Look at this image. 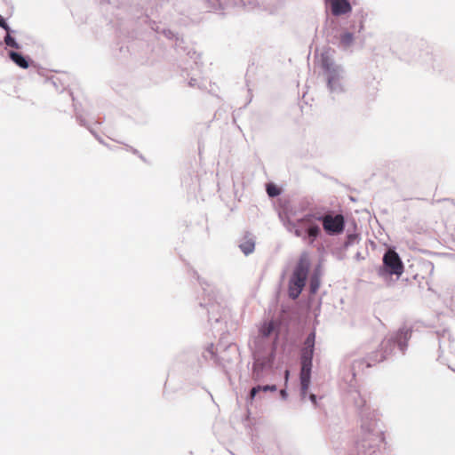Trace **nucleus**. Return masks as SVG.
<instances>
[{
    "label": "nucleus",
    "instance_id": "9b49d317",
    "mask_svg": "<svg viewBox=\"0 0 455 455\" xmlns=\"http://www.w3.org/2000/svg\"><path fill=\"white\" fill-rule=\"evenodd\" d=\"M69 76L67 74H59L52 76L46 80V83L51 84L56 91L62 92L69 85Z\"/></svg>",
    "mask_w": 455,
    "mask_h": 455
},
{
    "label": "nucleus",
    "instance_id": "cd10ccee",
    "mask_svg": "<svg viewBox=\"0 0 455 455\" xmlns=\"http://www.w3.org/2000/svg\"><path fill=\"white\" fill-rule=\"evenodd\" d=\"M280 395H281V397H282L283 400L287 399V397H288V393H287L286 389H282V390L280 391Z\"/></svg>",
    "mask_w": 455,
    "mask_h": 455
},
{
    "label": "nucleus",
    "instance_id": "c756f323",
    "mask_svg": "<svg viewBox=\"0 0 455 455\" xmlns=\"http://www.w3.org/2000/svg\"><path fill=\"white\" fill-rule=\"evenodd\" d=\"M80 124L84 125V120L80 119Z\"/></svg>",
    "mask_w": 455,
    "mask_h": 455
},
{
    "label": "nucleus",
    "instance_id": "0eeeda50",
    "mask_svg": "<svg viewBox=\"0 0 455 455\" xmlns=\"http://www.w3.org/2000/svg\"><path fill=\"white\" fill-rule=\"evenodd\" d=\"M310 260L307 253H302L296 264L288 283V294L296 299L301 293L307 279Z\"/></svg>",
    "mask_w": 455,
    "mask_h": 455
},
{
    "label": "nucleus",
    "instance_id": "c85d7f7f",
    "mask_svg": "<svg viewBox=\"0 0 455 455\" xmlns=\"http://www.w3.org/2000/svg\"><path fill=\"white\" fill-rule=\"evenodd\" d=\"M288 377H289V371L286 370L285 371V379L287 380L288 379Z\"/></svg>",
    "mask_w": 455,
    "mask_h": 455
},
{
    "label": "nucleus",
    "instance_id": "39448f33",
    "mask_svg": "<svg viewBox=\"0 0 455 455\" xmlns=\"http://www.w3.org/2000/svg\"><path fill=\"white\" fill-rule=\"evenodd\" d=\"M322 68L327 89L334 99L347 92L346 71L328 56H323Z\"/></svg>",
    "mask_w": 455,
    "mask_h": 455
},
{
    "label": "nucleus",
    "instance_id": "a211bd4d",
    "mask_svg": "<svg viewBox=\"0 0 455 455\" xmlns=\"http://www.w3.org/2000/svg\"><path fill=\"white\" fill-rule=\"evenodd\" d=\"M242 4L247 10H252L258 6L257 0H229V5H237Z\"/></svg>",
    "mask_w": 455,
    "mask_h": 455
},
{
    "label": "nucleus",
    "instance_id": "412c9836",
    "mask_svg": "<svg viewBox=\"0 0 455 455\" xmlns=\"http://www.w3.org/2000/svg\"><path fill=\"white\" fill-rule=\"evenodd\" d=\"M320 285L319 278L316 275H314L310 280V291L312 293L316 292Z\"/></svg>",
    "mask_w": 455,
    "mask_h": 455
},
{
    "label": "nucleus",
    "instance_id": "6ab92c4d",
    "mask_svg": "<svg viewBox=\"0 0 455 455\" xmlns=\"http://www.w3.org/2000/svg\"><path fill=\"white\" fill-rule=\"evenodd\" d=\"M188 85L193 88H198L201 90L207 89V81L205 79H198L191 77L188 81Z\"/></svg>",
    "mask_w": 455,
    "mask_h": 455
},
{
    "label": "nucleus",
    "instance_id": "2eb2a0df",
    "mask_svg": "<svg viewBox=\"0 0 455 455\" xmlns=\"http://www.w3.org/2000/svg\"><path fill=\"white\" fill-rule=\"evenodd\" d=\"M9 57L18 67L24 69L28 68V60L21 53L14 51H10Z\"/></svg>",
    "mask_w": 455,
    "mask_h": 455
},
{
    "label": "nucleus",
    "instance_id": "6e6552de",
    "mask_svg": "<svg viewBox=\"0 0 455 455\" xmlns=\"http://www.w3.org/2000/svg\"><path fill=\"white\" fill-rule=\"evenodd\" d=\"M403 273V264L398 255L393 250H388L383 256V265L378 269V275L385 282L392 275L399 277Z\"/></svg>",
    "mask_w": 455,
    "mask_h": 455
},
{
    "label": "nucleus",
    "instance_id": "423d86ee",
    "mask_svg": "<svg viewBox=\"0 0 455 455\" xmlns=\"http://www.w3.org/2000/svg\"><path fill=\"white\" fill-rule=\"evenodd\" d=\"M315 332L312 331L307 337L304 347L301 350L300 363L301 369L299 373L300 380V396L304 400L307 394L310 385L312 360L315 350Z\"/></svg>",
    "mask_w": 455,
    "mask_h": 455
},
{
    "label": "nucleus",
    "instance_id": "f03ea898",
    "mask_svg": "<svg viewBox=\"0 0 455 455\" xmlns=\"http://www.w3.org/2000/svg\"><path fill=\"white\" fill-rule=\"evenodd\" d=\"M275 329L274 323L265 322L259 329V336L254 339L252 348L253 364L251 378L261 381L270 374L275 356V345L268 340Z\"/></svg>",
    "mask_w": 455,
    "mask_h": 455
},
{
    "label": "nucleus",
    "instance_id": "4468645a",
    "mask_svg": "<svg viewBox=\"0 0 455 455\" xmlns=\"http://www.w3.org/2000/svg\"><path fill=\"white\" fill-rule=\"evenodd\" d=\"M239 248L245 254H251L255 249V239L251 235L244 236L243 242L239 244Z\"/></svg>",
    "mask_w": 455,
    "mask_h": 455
},
{
    "label": "nucleus",
    "instance_id": "2f4dec72",
    "mask_svg": "<svg viewBox=\"0 0 455 455\" xmlns=\"http://www.w3.org/2000/svg\"><path fill=\"white\" fill-rule=\"evenodd\" d=\"M132 151L136 154L137 153V150L136 149H132Z\"/></svg>",
    "mask_w": 455,
    "mask_h": 455
},
{
    "label": "nucleus",
    "instance_id": "a878e982",
    "mask_svg": "<svg viewBox=\"0 0 455 455\" xmlns=\"http://www.w3.org/2000/svg\"><path fill=\"white\" fill-rule=\"evenodd\" d=\"M29 65H30V75H32V73H34V72H36L38 75H41L40 68H37L31 60H30Z\"/></svg>",
    "mask_w": 455,
    "mask_h": 455
},
{
    "label": "nucleus",
    "instance_id": "393cba45",
    "mask_svg": "<svg viewBox=\"0 0 455 455\" xmlns=\"http://www.w3.org/2000/svg\"><path fill=\"white\" fill-rule=\"evenodd\" d=\"M163 33L164 34V36L167 37V38H170V39H173L175 38L176 41L179 40L178 36L176 35H174V33L172 31H171L170 29H167V30H164Z\"/></svg>",
    "mask_w": 455,
    "mask_h": 455
},
{
    "label": "nucleus",
    "instance_id": "4be33fe9",
    "mask_svg": "<svg viewBox=\"0 0 455 455\" xmlns=\"http://www.w3.org/2000/svg\"><path fill=\"white\" fill-rule=\"evenodd\" d=\"M267 193L270 197H275L280 194L279 189L273 184L267 185Z\"/></svg>",
    "mask_w": 455,
    "mask_h": 455
},
{
    "label": "nucleus",
    "instance_id": "aec40b11",
    "mask_svg": "<svg viewBox=\"0 0 455 455\" xmlns=\"http://www.w3.org/2000/svg\"><path fill=\"white\" fill-rule=\"evenodd\" d=\"M204 357L206 360L217 361V357H216V354H215V347L212 343L209 344L208 347H206V349L204 353Z\"/></svg>",
    "mask_w": 455,
    "mask_h": 455
},
{
    "label": "nucleus",
    "instance_id": "bb28decb",
    "mask_svg": "<svg viewBox=\"0 0 455 455\" xmlns=\"http://www.w3.org/2000/svg\"><path fill=\"white\" fill-rule=\"evenodd\" d=\"M308 398L315 406L317 404V398L315 395L310 394Z\"/></svg>",
    "mask_w": 455,
    "mask_h": 455
},
{
    "label": "nucleus",
    "instance_id": "f3484780",
    "mask_svg": "<svg viewBox=\"0 0 455 455\" xmlns=\"http://www.w3.org/2000/svg\"><path fill=\"white\" fill-rule=\"evenodd\" d=\"M16 33L15 30L12 29L8 32H5V35L4 36V44L7 47L14 48V49H20V46L19 43L17 42L16 38L14 37V34Z\"/></svg>",
    "mask_w": 455,
    "mask_h": 455
},
{
    "label": "nucleus",
    "instance_id": "b1692460",
    "mask_svg": "<svg viewBox=\"0 0 455 455\" xmlns=\"http://www.w3.org/2000/svg\"><path fill=\"white\" fill-rule=\"evenodd\" d=\"M0 28H2L5 32H8L12 29L8 25L6 20L1 14H0Z\"/></svg>",
    "mask_w": 455,
    "mask_h": 455
},
{
    "label": "nucleus",
    "instance_id": "7ed1b4c3",
    "mask_svg": "<svg viewBox=\"0 0 455 455\" xmlns=\"http://www.w3.org/2000/svg\"><path fill=\"white\" fill-rule=\"evenodd\" d=\"M283 225L287 231L293 233L295 236L301 238L304 242L312 245L322 230L319 226L320 213H308L296 221L291 220L288 217H281Z\"/></svg>",
    "mask_w": 455,
    "mask_h": 455
},
{
    "label": "nucleus",
    "instance_id": "f257e3e1",
    "mask_svg": "<svg viewBox=\"0 0 455 455\" xmlns=\"http://www.w3.org/2000/svg\"><path fill=\"white\" fill-rule=\"evenodd\" d=\"M411 335V330L406 327L388 334L382 340L379 350L373 352L368 358L354 359L349 363V371L343 373L342 380L347 389V400L357 408L361 418V430L355 443V455L375 454L385 440L379 412L367 406L366 398L357 389L355 376L365 368L371 367L391 355L398 353L403 355Z\"/></svg>",
    "mask_w": 455,
    "mask_h": 455
},
{
    "label": "nucleus",
    "instance_id": "5701e85b",
    "mask_svg": "<svg viewBox=\"0 0 455 455\" xmlns=\"http://www.w3.org/2000/svg\"><path fill=\"white\" fill-rule=\"evenodd\" d=\"M357 241V235L355 234L347 235V240L344 243L345 247L353 245Z\"/></svg>",
    "mask_w": 455,
    "mask_h": 455
},
{
    "label": "nucleus",
    "instance_id": "9d476101",
    "mask_svg": "<svg viewBox=\"0 0 455 455\" xmlns=\"http://www.w3.org/2000/svg\"><path fill=\"white\" fill-rule=\"evenodd\" d=\"M325 3L333 16L339 17L352 12V5L348 0H325Z\"/></svg>",
    "mask_w": 455,
    "mask_h": 455
},
{
    "label": "nucleus",
    "instance_id": "20e7f679",
    "mask_svg": "<svg viewBox=\"0 0 455 455\" xmlns=\"http://www.w3.org/2000/svg\"><path fill=\"white\" fill-rule=\"evenodd\" d=\"M202 285H204V283H202ZM203 291L204 297L203 300L200 302V306L206 309L209 321L218 323L226 319L229 310L220 291L208 283H204Z\"/></svg>",
    "mask_w": 455,
    "mask_h": 455
},
{
    "label": "nucleus",
    "instance_id": "ddd939ff",
    "mask_svg": "<svg viewBox=\"0 0 455 455\" xmlns=\"http://www.w3.org/2000/svg\"><path fill=\"white\" fill-rule=\"evenodd\" d=\"M204 3V7L208 11H220L224 10L229 6V0H202Z\"/></svg>",
    "mask_w": 455,
    "mask_h": 455
},
{
    "label": "nucleus",
    "instance_id": "7c9ffc66",
    "mask_svg": "<svg viewBox=\"0 0 455 455\" xmlns=\"http://www.w3.org/2000/svg\"><path fill=\"white\" fill-rule=\"evenodd\" d=\"M97 140L100 141V143H103L100 138L97 137Z\"/></svg>",
    "mask_w": 455,
    "mask_h": 455
},
{
    "label": "nucleus",
    "instance_id": "f8f14e48",
    "mask_svg": "<svg viewBox=\"0 0 455 455\" xmlns=\"http://www.w3.org/2000/svg\"><path fill=\"white\" fill-rule=\"evenodd\" d=\"M337 40L338 47L343 51H347L354 44L355 36L353 32L345 30L339 34Z\"/></svg>",
    "mask_w": 455,
    "mask_h": 455
},
{
    "label": "nucleus",
    "instance_id": "1a4fd4ad",
    "mask_svg": "<svg viewBox=\"0 0 455 455\" xmlns=\"http://www.w3.org/2000/svg\"><path fill=\"white\" fill-rule=\"evenodd\" d=\"M320 222L328 235H339L345 228V219L342 214H333L331 212L324 214L320 213Z\"/></svg>",
    "mask_w": 455,
    "mask_h": 455
},
{
    "label": "nucleus",
    "instance_id": "dca6fc26",
    "mask_svg": "<svg viewBox=\"0 0 455 455\" xmlns=\"http://www.w3.org/2000/svg\"><path fill=\"white\" fill-rule=\"evenodd\" d=\"M276 389H277V387L275 385L255 386L250 391L248 402H251L259 392H267V391L275 392V391H276Z\"/></svg>",
    "mask_w": 455,
    "mask_h": 455
}]
</instances>
